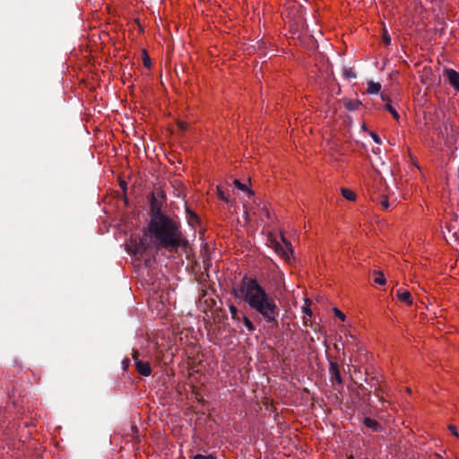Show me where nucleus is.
<instances>
[{
    "instance_id": "obj_5",
    "label": "nucleus",
    "mask_w": 459,
    "mask_h": 459,
    "mask_svg": "<svg viewBox=\"0 0 459 459\" xmlns=\"http://www.w3.org/2000/svg\"><path fill=\"white\" fill-rule=\"evenodd\" d=\"M444 76L447 82L457 91H459V73L452 68L444 69Z\"/></svg>"
},
{
    "instance_id": "obj_2",
    "label": "nucleus",
    "mask_w": 459,
    "mask_h": 459,
    "mask_svg": "<svg viewBox=\"0 0 459 459\" xmlns=\"http://www.w3.org/2000/svg\"><path fill=\"white\" fill-rule=\"evenodd\" d=\"M149 231L158 248L176 253L178 248H186L188 240L183 236L180 223L169 215L159 216L149 223Z\"/></svg>"
},
{
    "instance_id": "obj_20",
    "label": "nucleus",
    "mask_w": 459,
    "mask_h": 459,
    "mask_svg": "<svg viewBox=\"0 0 459 459\" xmlns=\"http://www.w3.org/2000/svg\"><path fill=\"white\" fill-rule=\"evenodd\" d=\"M343 76L345 79L351 80L356 77V74L351 68L348 67L343 69Z\"/></svg>"
},
{
    "instance_id": "obj_15",
    "label": "nucleus",
    "mask_w": 459,
    "mask_h": 459,
    "mask_svg": "<svg viewBox=\"0 0 459 459\" xmlns=\"http://www.w3.org/2000/svg\"><path fill=\"white\" fill-rule=\"evenodd\" d=\"M342 195L349 201H354L356 199V194L348 188H342Z\"/></svg>"
},
{
    "instance_id": "obj_1",
    "label": "nucleus",
    "mask_w": 459,
    "mask_h": 459,
    "mask_svg": "<svg viewBox=\"0 0 459 459\" xmlns=\"http://www.w3.org/2000/svg\"><path fill=\"white\" fill-rule=\"evenodd\" d=\"M232 294L236 299L244 300L265 323L278 325L280 309L275 299L268 294L255 279L245 275L239 283L232 288Z\"/></svg>"
},
{
    "instance_id": "obj_17",
    "label": "nucleus",
    "mask_w": 459,
    "mask_h": 459,
    "mask_svg": "<svg viewBox=\"0 0 459 459\" xmlns=\"http://www.w3.org/2000/svg\"><path fill=\"white\" fill-rule=\"evenodd\" d=\"M142 55H143V65L146 67V68H151V65H152V60L148 55V52L147 50L143 49V52H142Z\"/></svg>"
},
{
    "instance_id": "obj_25",
    "label": "nucleus",
    "mask_w": 459,
    "mask_h": 459,
    "mask_svg": "<svg viewBox=\"0 0 459 459\" xmlns=\"http://www.w3.org/2000/svg\"><path fill=\"white\" fill-rule=\"evenodd\" d=\"M334 315L339 317L342 321H345L346 316L338 308H333Z\"/></svg>"
},
{
    "instance_id": "obj_18",
    "label": "nucleus",
    "mask_w": 459,
    "mask_h": 459,
    "mask_svg": "<svg viewBox=\"0 0 459 459\" xmlns=\"http://www.w3.org/2000/svg\"><path fill=\"white\" fill-rule=\"evenodd\" d=\"M217 190H218L219 198L223 200L227 204H231V203H232L231 200L229 198V196L226 195V193L220 186L217 187Z\"/></svg>"
},
{
    "instance_id": "obj_22",
    "label": "nucleus",
    "mask_w": 459,
    "mask_h": 459,
    "mask_svg": "<svg viewBox=\"0 0 459 459\" xmlns=\"http://www.w3.org/2000/svg\"><path fill=\"white\" fill-rule=\"evenodd\" d=\"M229 308L231 317L235 320H239L238 308L234 305H230Z\"/></svg>"
},
{
    "instance_id": "obj_27",
    "label": "nucleus",
    "mask_w": 459,
    "mask_h": 459,
    "mask_svg": "<svg viewBox=\"0 0 459 459\" xmlns=\"http://www.w3.org/2000/svg\"><path fill=\"white\" fill-rule=\"evenodd\" d=\"M130 366V359H124L122 360V368L125 371H126L128 369Z\"/></svg>"
},
{
    "instance_id": "obj_29",
    "label": "nucleus",
    "mask_w": 459,
    "mask_h": 459,
    "mask_svg": "<svg viewBox=\"0 0 459 459\" xmlns=\"http://www.w3.org/2000/svg\"><path fill=\"white\" fill-rule=\"evenodd\" d=\"M449 430L451 431V433L455 436V437H459V434H458V431H457V428L454 425H450L448 427Z\"/></svg>"
},
{
    "instance_id": "obj_19",
    "label": "nucleus",
    "mask_w": 459,
    "mask_h": 459,
    "mask_svg": "<svg viewBox=\"0 0 459 459\" xmlns=\"http://www.w3.org/2000/svg\"><path fill=\"white\" fill-rule=\"evenodd\" d=\"M243 322H244L245 326L247 328V330L250 333H253L255 330L254 324L251 322V320L247 316H243Z\"/></svg>"
},
{
    "instance_id": "obj_14",
    "label": "nucleus",
    "mask_w": 459,
    "mask_h": 459,
    "mask_svg": "<svg viewBox=\"0 0 459 459\" xmlns=\"http://www.w3.org/2000/svg\"><path fill=\"white\" fill-rule=\"evenodd\" d=\"M375 278L374 282L379 285H385L386 282V280L385 278V275L380 271H374Z\"/></svg>"
},
{
    "instance_id": "obj_12",
    "label": "nucleus",
    "mask_w": 459,
    "mask_h": 459,
    "mask_svg": "<svg viewBox=\"0 0 459 459\" xmlns=\"http://www.w3.org/2000/svg\"><path fill=\"white\" fill-rule=\"evenodd\" d=\"M360 106H362V102L359 100H348L344 101V107L350 111L357 110Z\"/></svg>"
},
{
    "instance_id": "obj_10",
    "label": "nucleus",
    "mask_w": 459,
    "mask_h": 459,
    "mask_svg": "<svg viewBox=\"0 0 459 459\" xmlns=\"http://www.w3.org/2000/svg\"><path fill=\"white\" fill-rule=\"evenodd\" d=\"M396 296L401 301L406 303L407 305L412 304V298H411L410 291H408L406 290L399 289L397 290Z\"/></svg>"
},
{
    "instance_id": "obj_9",
    "label": "nucleus",
    "mask_w": 459,
    "mask_h": 459,
    "mask_svg": "<svg viewBox=\"0 0 459 459\" xmlns=\"http://www.w3.org/2000/svg\"><path fill=\"white\" fill-rule=\"evenodd\" d=\"M364 425L376 432H381L383 430L382 426L376 420L366 417L363 421Z\"/></svg>"
},
{
    "instance_id": "obj_4",
    "label": "nucleus",
    "mask_w": 459,
    "mask_h": 459,
    "mask_svg": "<svg viewBox=\"0 0 459 459\" xmlns=\"http://www.w3.org/2000/svg\"><path fill=\"white\" fill-rule=\"evenodd\" d=\"M282 240L284 242V246L281 245L280 243L275 244V251L278 255H280L281 257H283L286 261H289L290 258V255L293 253L291 244L287 241L283 237Z\"/></svg>"
},
{
    "instance_id": "obj_11",
    "label": "nucleus",
    "mask_w": 459,
    "mask_h": 459,
    "mask_svg": "<svg viewBox=\"0 0 459 459\" xmlns=\"http://www.w3.org/2000/svg\"><path fill=\"white\" fill-rule=\"evenodd\" d=\"M233 184L237 188L245 192L248 197H251L255 195L252 189H250L246 184L241 183L238 179H234Z\"/></svg>"
},
{
    "instance_id": "obj_3",
    "label": "nucleus",
    "mask_w": 459,
    "mask_h": 459,
    "mask_svg": "<svg viewBox=\"0 0 459 459\" xmlns=\"http://www.w3.org/2000/svg\"><path fill=\"white\" fill-rule=\"evenodd\" d=\"M149 249L150 244L148 239L145 238H139V240L131 241V243L127 247V250L129 253L140 257H143V255L147 254Z\"/></svg>"
},
{
    "instance_id": "obj_21",
    "label": "nucleus",
    "mask_w": 459,
    "mask_h": 459,
    "mask_svg": "<svg viewBox=\"0 0 459 459\" xmlns=\"http://www.w3.org/2000/svg\"><path fill=\"white\" fill-rule=\"evenodd\" d=\"M385 108L388 110L395 119L399 118V114L390 103H386Z\"/></svg>"
},
{
    "instance_id": "obj_26",
    "label": "nucleus",
    "mask_w": 459,
    "mask_h": 459,
    "mask_svg": "<svg viewBox=\"0 0 459 459\" xmlns=\"http://www.w3.org/2000/svg\"><path fill=\"white\" fill-rule=\"evenodd\" d=\"M370 135L376 143L381 144L382 141H381L380 137L376 133L371 132Z\"/></svg>"
},
{
    "instance_id": "obj_33",
    "label": "nucleus",
    "mask_w": 459,
    "mask_h": 459,
    "mask_svg": "<svg viewBox=\"0 0 459 459\" xmlns=\"http://www.w3.org/2000/svg\"><path fill=\"white\" fill-rule=\"evenodd\" d=\"M261 211L264 213V215H265L267 218H270V212H269V210L267 209V207L264 206L261 209Z\"/></svg>"
},
{
    "instance_id": "obj_6",
    "label": "nucleus",
    "mask_w": 459,
    "mask_h": 459,
    "mask_svg": "<svg viewBox=\"0 0 459 459\" xmlns=\"http://www.w3.org/2000/svg\"><path fill=\"white\" fill-rule=\"evenodd\" d=\"M329 374L331 381L336 382L339 385H342V378L341 377V373L339 370V366L337 362L331 360L330 361V368H329Z\"/></svg>"
},
{
    "instance_id": "obj_32",
    "label": "nucleus",
    "mask_w": 459,
    "mask_h": 459,
    "mask_svg": "<svg viewBox=\"0 0 459 459\" xmlns=\"http://www.w3.org/2000/svg\"><path fill=\"white\" fill-rule=\"evenodd\" d=\"M381 206L384 210H387L389 208V203L387 199H385L381 202Z\"/></svg>"
},
{
    "instance_id": "obj_35",
    "label": "nucleus",
    "mask_w": 459,
    "mask_h": 459,
    "mask_svg": "<svg viewBox=\"0 0 459 459\" xmlns=\"http://www.w3.org/2000/svg\"><path fill=\"white\" fill-rule=\"evenodd\" d=\"M349 459H353V457L351 456V458H349Z\"/></svg>"
},
{
    "instance_id": "obj_8",
    "label": "nucleus",
    "mask_w": 459,
    "mask_h": 459,
    "mask_svg": "<svg viewBox=\"0 0 459 459\" xmlns=\"http://www.w3.org/2000/svg\"><path fill=\"white\" fill-rule=\"evenodd\" d=\"M134 366L137 372L143 377H149L152 374V368L148 361H136Z\"/></svg>"
},
{
    "instance_id": "obj_24",
    "label": "nucleus",
    "mask_w": 459,
    "mask_h": 459,
    "mask_svg": "<svg viewBox=\"0 0 459 459\" xmlns=\"http://www.w3.org/2000/svg\"><path fill=\"white\" fill-rule=\"evenodd\" d=\"M383 41L385 45H389L391 43V37L386 30H385L383 33Z\"/></svg>"
},
{
    "instance_id": "obj_34",
    "label": "nucleus",
    "mask_w": 459,
    "mask_h": 459,
    "mask_svg": "<svg viewBox=\"0 0 459 459\" xmlns=\"http://www.w3.org/2000/svg\"><path fill=\"white\" fill-rule=\"evenodd\" d=\"M381 98H382L383 100H388V98L385 94H383V93L381 94Z\"/></svg>"
},
{
    "instance_id": "obj_13",
    "label": "nucleus",
    "mask_w": 459,
    "mask_h": 459,
    "mask_svg": "<svg viewBox=\"0 0 459 459\" xmlns=\"http://www.w3.org/2000/svg\"><path fill=\"white\" fill-rule=\"evenodd\" d=\"M381 90V84L379 82H368V92L370 94H377Z\"/></svg>"
},
{
    "instance_id": "obj_31",
    "label": "nucleus",
    "mask_w": 459,
    "mask_h": 459,
    "mask_svg": "<svg viewBox=\"0 0 459 459\" xmlns=\"http://www.w3.org/2000/svg\"><path fill=\"white\" fill-rule=\"evenodd\" d=\"M178 126L182 131L186 130L187 128V124L186 122L179 121Z\"/></svg>"
},
{
    "instance_id": "obj_28",
    "label": "nucleus",
    "mask_w": 459,
    "mask_h": 459,
    "mask_svg": "<svg viewBox=\"0 0 459 459\" xmlns=\"http://www.w3.org/2000/svg\"><path fill=\"white\" fill-rule=\"evenodd\" d=\"M132 358L134 360V363L136 361H141L142 359H139V352L137 350H133L132 351Z\"/></svg>"
},
{
    "instance_id": "obj_23",
    "label": "nucleus",
    "mask_w": 459,
    "mask_h": 459,
    "mask_svg": "<svg viewBox=\"0 0 459 459\" xmlns=\"http://www.w3.org/2000/svg\"><path fill=\"white\" fill-rule=\"evenodd\" d=\"M191 459H216V456L212 454H210L207 455H204L202 454H197V455L192 456Z\"/></svg>"
},
{
    "instance_id": "obj_7",
    "label": "nucleus",
    "mask_w": 459,
    "mask_h": 459,
    "mask_svg": "<svg viewBox=\"0 0 459 459\" xmlns=\"http://www.w3.org/2000/svg\"><path fill=\"white\" fill-rule=\"evenodd\" d=\"M159 216H167L166 213L161 212V206L158 203L157 199L152 196L151 200V220L150 221H152L154 219H156Z\"/></svg>"
},
{
    "instance_id": "obj_16",
    "label": "nucleus",
    "mask_w": 459,
    "mask_h": 459,
    "mask_svg": "<svg viewBox=\"0 0 459 459\" xmlns=\"http://www.w3.org/2000/svg\"><path fill=\"white\" fill-rule=\"evenodd\" d=\"M186 213H187V219H188L189 224L194 226L195 224H197L199 222V218L196 215V213H195L194 212H192L188 209H186Z\"/></svg>"
},
{
    "instance_id": "obj_30",
    "label": "nucleus",
    "mask_w": 459,
    "mask_h": 459,
    "mask_svg": "<svg viewBox=\"0 0 459 459\" xmlns=\"http://www.w3.org/2000/svg\"><path fill=\"white\" fill-rule=\"evenodd\" d=\"M302 310H303V312H304L306 315H307V316H312V311H311V309L309 308V307H308L307 305V306H304V307H303V308H302Z\"/></svg>"
}]
</instances>
